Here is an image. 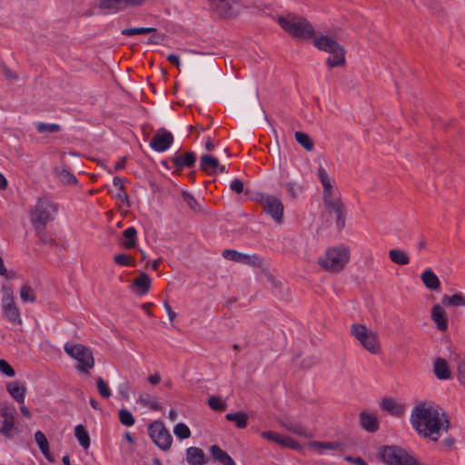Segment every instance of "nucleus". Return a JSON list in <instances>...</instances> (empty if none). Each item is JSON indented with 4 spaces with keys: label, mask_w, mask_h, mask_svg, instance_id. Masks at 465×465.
<instances>
[{
    "label": "nucleus",
    "mask_w": 465,
    "mask_h": 465,
    "mask_svg": "<svg viewBox=\"0 0 465 465\" xmlns=\"http://www.w3.org/2000/svg\"><path fill=\"white\" fill-rule=\"evenodd\" d=\"M2 292L1 307L4 318L14 324L21 325L23 321L15 302L13 289L10 286H3Z\"/></svg>",
    "instance_id": "obj_9"
},
{
    "label": "nucleus",
    "mask_w": 465,
    "mask_h": 465,
    "mask_svg": "<svg viewBox=\"0 0 465 465\" xmlns=\"http://www.w3.org/2000/svg\"><path fill=\"white\" fill-rule=\"evenodd\" d=\"M114 261L121 266H134V259L127 254H117L114 256Z\"/></svg>",
    "instance_id": "obj_47"
},
{
    "label": "nucleus",
    "mask_w": 465,
    "mask_h": 465,
    "mask_svg": "<svg viewBox=\"0 0 465 465\" xmlns=\"http://www.w3.org/2000/svg\"><path fill=\"white\" fill-rule=\"evenodd\" d=\"M173 142L172 133L164 128H160L152 137L150 146L155 152H164L172 145Z\"/></svg>",
    "instance_id": "obj_14"
},
{
    "label": "nucleus",
    "mask_w": 465,
    "mask_h": 465,
    "mask_svg": "<svg viewBox=\"0 0 465 465\" xmlns=\"http://www.w3.org/2000/svg\"><path fill=\"white\" fill-rule=\"evenodd\" d=\"M204 146H205V149L207 151H213L214 148H215V143L213 142V140L211 139V137H207L206 138V141H205V143H204Z\"/></svg>",
    "instance_id": "obj_62"
},
{
    "label": "nucleus",
    "mask_w": 465,
    "mask_h": 465,
    "mask_svg": "<svg viewBox=\"0 0 465 465\" xmlns=\"http://www.w3.org/2000/svg\"><path fill=\"white\" fill-rule=\"evenodd\" d=\"M54 173L63 184L74 185L77 183V178L67 169L55 167Z\"/></svg>",
    "instance_id": "obj_27"
},
{
    "label": "nucleus",
    "mask_w": 465,
    "mask_h": 465,
    "mask_svg": "<svg viewBox=\"0 0 465 465\" xmlns=\"http://www.w3.org/2000/svg\"><path fill=\"white\" fill-rule=\"evenodd\" d=\"M163 306L168 314L170 322H173V319L176 317V313L172 310L171 306L168 304L167 302H163Z\"/></svg>",
    "instance_id": "obj_58"
},
{
    "label": "nucleus",
    "mask_w": 465,
    "mask_h": 465,
    "mask_svg": "<svg viewBox=\"0 0 465 465\" xmlns=\"http://www.w3.org/2000/svg\"><path fill=\"white\" fill-rule=\"evenodd\" d=\"M442 304L446 307H464L465 296L460 292L453 295H444Z\"/></svg>",
    "instance_id": "obj_29"
},
{
    "label": "nucleus",
    "mask_w": 465,
    "mask_h": 465,
    "mask_svg": "<svg viewBox=\"0 0 465 465\" xmlns=\"http://www.w3.org/2000/svg\"><path fill=\"white\" fill-rule=\"evenodd\" d=\"M435 376L439 380H449L451 377L447 361L442 358H438L434 361L433 366Z\"/></svg>",
    "instance_id": "obj_23"
},
{
    "label": "nucleus",
    "mask_w": 465,
    "mask_h": 465,
    "mask_svg": "<svg viewBox=\"0 0 465 465\" xmlns=\"http://www.w3.org/2000/svg\"><path fill=\"white\" fill-rule=\"evenodd\" d=\"M211 8L223 17H232L240 9L238 0H207Z\"/></svg>",
    "instance_id": "obj_12"
},
{
    "label": "nucleus",
    "mask_w": 465,
    "mask_h": 465,
    "mask_svg": "<svg viewBox=\"0 0 465 465\" xmlns=\"http://www.w3.org/2000/svg\"><path fill=\"white\" fill-rule=\"evenodd\" d=\"M173 433L181 440L188 439L191 436L189 427L184 423H177L173 428Z\"/></svg>",
    "instance_id": "obj_42"
},
{
    "label": "nucleus",
    "mask_w": 465,
    "mask_h": 465,
    "mask_svg": "<svg viewBox=\"0 0 465 465\" xmlns=\"http://www.w3.org/2000/svg\"><path fill=\"white\" fill-rule=\"evenodd\" d=\"M351 334L371 354H379L381 343L378 335L362 324H352Z\"/></svg>",
    "instance_id": "obj_8"
},
{
    "label": "nucleus",
    "mask_w": 465,
    "mask_h": 465,
    "mask_svg": "<svg viewBox=\"0 0 465 465\" xmlns=\"http://www.w3.org/2000/svg\"><path fill=\"white\" fill-rule=\"evenodd\" d=\"M431 319L439 331H445L448 329V318L444 308L435 304L431 309Z\"/></svg>",
    "instance_id": "obj_19"
},
{
    "label": "nucleus",
    "mask_w": 465,
    "mask_h": 465,
    "mask_svg": "<svg viewBox=\"0 0 465 465\" xmlns=\"http://www.w3.org/2000/svg\"><path fill=\"white\" fill-rule=\"evenodd\" d=\"M64 350L71 358L77 361L78 364L75 368L78 371L89 373V371L94 368V359L89 347L81 343L66 342Z\"/></svg>",
    "instance_id": "obj_4"
},
{
    "label": "nucleus",
    "mask_w": 465,
    "mask_h": 465,
    "mask_svg": "<svg viewBox=\"0 0 465 465\" xmlns=\"http://www.w3.org/2000/svg\"><path fill=\"white\" fill-rule=\"evenodd\" d=\"M360 424L362 429L369 432H375L379 430L377 416L367 411H361L360 413Z\"/></svg>",
    "instance_id": "obj_21"
},
{
    "label": "nucleus",
    "mask_w": 465,
    "mask_h": 465,
    "mask_svg": "<svg viewBox=\"0 0 465 465\" xmlns=\"http://www.w3.org/2000/svg\"><path fill=\"white\" fill-rule=\"evenodd\" d=\"M294 136L296 142L305 150L310 152L313 149V142L308 134L302 132H295Z\"/></svg>",
    "instance_id": "obj_39"
},
{
    "label": "nucleus",
    "mask_w": 465,
    "mask_h": 465,
    "mask_svg": "<svg viewBox=\"0 0 465 465\" xmlns=\"http://www.w3.org/2000/svg\"><path fill=\"white\" fill-rule=\"evenodd\" d=\"M125 163H126V158H122L120 159L114 165V170L115 171H121L122 169H124V165H125Z\"/></svg>",
    "instance_id": "obj_63"
},
{
    "label": "nucleus",
    "mask_w": 465,
    "mask_h": 465,
    "mask_svg": "<svg viewBox=\"0 0 465 465\" xmlns=\"http://www.w3.org/2000/svg\"><path fill=\"white\" fill-rule=\"evenodd\" d=\"M328 212H333L336 214V224L339 229L345 226V208L341 203L340 195L323 201Z\"/></svg>",
    "instance_id": "obj_16"
},
{
    "label": "nucleus",
    "mask_w": 465,
    "mask_h": 465,
    "mask_svg": "<svg viewBox=\"0 0 465 465\" xmlns=\"http://www.w3.org/2000/svg\"><path fill=\"white\" fill-rule=\"evenodd\" d=\"M182 198L193 212L201 213L203 211L202 203L197 201L190 193L183 192Z\"/></svg>",
    "instance_id": "obj_37"
},
{
    "label": "nucleus",
    "mask_w": 465,
    "mask_h": 465,
    "mask_svg": "<svg viewBox=\"0 0 465 465\" xmlns=\"http://www.w3.org/2000/svg\"><path fill=\"white\" fill-rule=\"evenodd\" d=\"M0 371L7 377H14L15 374L14 368L5 360H0Z\"/></svg>",
    "instance_id": "obj_50"
},
{
    "label": "nucleus",
    "mask_w": 465,
    "mask_h": 465,
    "mask_svg": "<svg viewBox=\"0 0 465 465\" xmlns=\"http://www.w3.org/2000/svg\"><path fill=\"white\" fill-rule=\"evenodd\" d=\"M167 60L177 68H180L181 63L180 58L177 54H170L167 55Z\"/></svg>",
    "instance_id": "obj_57"
},
{
    "label": "nucleus",
    "mask_w": 465,
    "mask_h": 465,
    "mask_svg": "<svg viewBox=\"0 0 465 465\" xmlns=\"http://www.w3.org/2000/svg\"><path fill=\"white\" fill-rule=\"evenodd\" d=\"M127 182V179L124 177L115 176L113 179L114 186L117 187L119 190H124V183Z\"/></svg>",
    "instance_id": "obj_56"
},
{
    "label": "nucleus",
    "mask_w": 465,
    "mask_h": 465,
    "mask_svg": "<svg viewBox=\"0 0 465 465\" xmlns=\"http://www.w3.org/2000/svg\"><path fill=\"white\" fill-rule=\"evenodd\" d=\"M241 263L260 268L262 266V259L257 254H242Z\"/></svg>",
    "instance_id": "obj_40"
},
{
    "label": "nucleus",
    "mask_w": 465,
    "mask_h": 465,
    "mask_svg": "<svg viewBox=\"0 0 465 465\" xmlns=\"http://www.w3.org/2000/svg\"><path fill=\"white\" fill-rule=\"evenodd\" d=\"M20 298L23 302H35L37 300L36 294L33 288L28 284L25 283L20 290Z\"/></svg>",
    "instance_id": "obj_35"
},
{
    "label": "nucleus",
    "mask_w": 465,
    "mask_h": 465,
    "mask_svg": "<svg viewBox=\"0 0 465 465\" xmlns=\"http://www.w3.org/2000/svg\"><path fill=\"white\" fill-rule=\"evenodd\" d=\"M261 203L263 212L270 215L277 224H282L284 210L282 203L272 195H262Z\"/></svg>",
    "instance_id": "obj_11"
},
{
    "label": "nucleus",
    "mask_w": 465,
    "mask_h": 465,
    "mask_svg": "<svg viewBox=\"0 0 465 465\" xmlns=\"http://www.w3.org/2000/svg\"><path fill=\"white\" fill-rule=\"evenodd\" d=\"M148 381L153 385L158 384L161 381V376L158 373H155L153 375H150L148 377Z\"/></svg>",
    "instance_id": "obj_60"
},
{
    "label": "nucleus",
    "mask_w": 465,
    "mask_h": 465,
    "mask_svg": "<svg viewBox=\"0 0 465 465\" xmlns=\"http://www.w3.org/2000/svg\"><path fill=\"white\" fill-rule=\"evenodd\" d=\"M381 408L395 416H401L404 411L403 407L391 398L383 399L381 402Z\"/></svg>",
    "instance_id": "obj_28"
},
{
    "label": "nucleus",
    "mask_w": 465,
    "mask_h": 465,
    "mask_svg": "<svg viewBox=\"0 0 465 465\" xmlns=\"http://www.w3.org/2000/svg\"><path fill=\"white\" fill-rule=\"evenodd\" d=\"M288 429L290 430H292V432L298 434V435H303L305 433L304 429L302 426H300V425H295L293 427H289Z\"/></svg>",
    "instance_id": "obj_61"
},
{
    "label": "nucleus",
    "mask_w": 465,
    "mask_h": 465,
    "mask_svg": "<svg viewBox=\"0 0 465 465\" xmlns=\"http://www.w3.org/2000/svg\"><path fill=\"white\" fill-rule=\"evenodd\" d=\"M242 254L243 253L239 252L232 249H226L223 252V258L232 261V262H240V263H241V261L242 258Z\"/></svg>",
    "instance_id": "obj_48"
},
{
    "label": "nucleus",
    "mask_w": 465,
    "mask_h": 465,
    "mask_svg": "<svg viewBox=\"0 0 465 465\" xmlns=\"http://www.w3.org/2000/svg\"><path fill=\"white\" fill-rule=\"evenodd\" d=\"M35 440L37 443L43 455L48 460H52V457L49 451V443L44 432L37 430L35 433Z\"/></svg>",
    "instance_id": "obj_31"
},
{
    "label": "nucleus",
    "mask_w": 465,
    "mask_h": 465,
    "mask_svg": "<svg viewBox=\"0 0 465 465\" xmlns=\"http://www.w3.org/2000/svg\"><path fill=\"white\" fill-rule=\"evenodd\" d=\"M225 418L229 421H233L237 428L244 429L248 423V415L243 411L236 413H227Z\"/></svg>",
    "instance_id": "obj_34"
},
{
    "label": "nucleus",
    "mask_w": 465,
    "mask_h": 465,
    "mask_svg": "<svg viewBox=\"0 0 465 465\" xmlns=\"http://www.w3.org/2000/svg\"><path fill=\"white\" fill-rule=\"evenodd\" d=\"M96 385H97L98 392L103 398L108 399L111 397V395H112L111 390H110L108 384L106 383V381L103 378H101V377L97 378Z\"/></svg>",
    "instance_id": "obj_43"
},
{
    "label": "nucleus",
    "mask_w": 465,
    "mask_h": 465,
    "mask_svg": "<svg viewBox=\"0 0 465 465\" xmlns=\"http://www.w3.org/2000/svg\"><path fill=\"white\" fill-rule=\"evenodd\" d=\"M378 457L388 465H421L417 459L397 446L380 448Z\"/></svg>",
    "instance_id": "obj_6"
},
{
    "label": "nucleus",
    "mask_w": 465,
    "mask_h": 465,
    "mask_svg": "<svg viewBox=\"0 0 465 465\" xmlns=\"http://www.w3.org/2000/svg\"><path fill=\"white\" fill-rule=\"evenodd\" d=\"M119 420L123 425L127 427L133 426L135 422L133 414L124 409L119 411Z\"/></svg>",
    "instance_id": "obj_44"
},
{
    "label": "nucleus",
    "mask_w": 465,
    "mask_h": 465,
    "mask_svg": "<svg viewBox=\"0 0 465 465\" xmlns=\"http://www.w3.org/2000/svg\"><path fill=\"white\" fill-rule=\"evenodd\" d=\"M114 197L118 199L122 203L125 204L127 207L130 206L128 195L124 190L118 189V191L114 194Z\"/></svg>",
    "instance_id": "obj_54"
},
{
    "label": "nucleus",
    "mask_w": 465,
    "mask_h": 465,
    "mask_svg": "<svg viewBox=\"0 0 465 465\" xmlns=\"http://www.w3.org/2000/svg\"><path fill=\"white\" fill-rule=\"evenodd\" d=\"M208 404L213 411H223L226 409L227 405L224 401L216 396H212L208 400Z\"/></svg>",
    "instance_id": "obj_45"
},
{
    "label": "nucleus",
    "mask_w": 465,
    "mask_h": 465,
    "mask_svg": "<svg viewBox=\"0 0 465 465\" xmlns=\"http://www.w3.org/2000/svg\"><path fill=\"white\" fill-rule=\"evenodd\" d=\"M20 411L24 416L26 418H31V413L29 410L24 405V403L20 405Z\"/></svg>",
    "instance_id": "obj_64"
},
{
    "label": "nucleus",
    "mask_w": 465,
    "mask_h": 465,
    "mask_svg": "<svg viewBox=\"0 0 465 465\" xmlns=\"http://www.w3.org/2000/svg\"><path fill=\"white\" fill-rule=\"evenodd\" d=\"M261 436L263 439L276 442L282 447H288L292 450L300 449V444L291 437L283 436L272 430L262 431L261 432Z\"/></svg>",
    "instance_id": "obj_18"
},
{
    "label": "nucleus",
    "mask_w": 465,
    "mask_h": 465,
    "mask_svg": "<svg viewBox=\"0 0 465 465\" xmlns=\"http://www.w3.org/2000/svg\"><path fill=\"white\" fill-rule=\"evenodd\" d=\"M200 169L207 174L227 173L225 165L220 164L219 160L210 154H203L200 158Z\"/></svg>",
    "instance_id": "obj_17"
},
{
    "label": "nucleus",
    "mask_w": 465,
    "mask_h": 465,
    "mask_svg": "<svg viewBox=\"0 0 465 465\" xmlns=\"http://www.w3.org/2000/svg\"><path fill=\"white\" fill-rule=\"evenodd\" d=\"M317 176L323 188L322 201L339 195L334 179L328 174L322 166L318 168Z\"/></svg>",
    "instance_id": "obj_15"
},
{
    "label": "nucleus",
    "mask_w": 465,
    "mask_h": 465,
    "mask_svg": "<svg viewBox=\"0 0 465 465\" xmlns=\"http://www.w3.org/2000/svg\"><path fill=\"white\" fill-rule=\"evenodd\" d=\"M138 401L153 410H158L160 408L159 403L155 401H145V397L143 395L139 396Z\"/></svg>",
    "instance_id": "obj_55"
},
{
    "label": "nucleus",
    "mask_w": 465,
    "mask_h": 465,
    "mask_svg": "<svg viewBox=\"0 0 465 465\" xmlns=\"http://www.w3.org/2000/svg\"><path fill=\"white\" fill-rule=\"evenodd\" d=\"M145 0H100L99 7L115 14L126 8L141 6Z\"/></svg>",
    "instance_id": "obj_13"
},
{
    "label": "nucleus",
    "mask_w": 465,
    "mask_h": 465,
    "mask_svg": "<svg viewBox=\"0 0 465 465\" xmlns=\"http://www.w3.org/2000/svg\"><path fill=\"white\" fill-rule=\"evenodd\" d=\"M389 257L392 262L398 265H406L410 262V258L408 254L401 249L390 250Z\"/></svg>",
    "instance_id": "obj_33"
},
{
    "label": "nucleus",
    "mask_w": 465,
    "mask_h": 465,
    "mask_svg": "<svg viewBox=\"0 0 465 465\" xmlns=\"http://www.w3.org/2000/svg\"><path fill=\"white\" fill-rule=\"evenodd\" d=\"M420 279L425 287L430 291H437L440 288V282L438 276L430 269L425 270L421 273Z\"/></svg>",
    "instance_id": "obj_22"
},
{
    "label": "nucleus",
    "mask_w": 465,
    "mask_h": 465,
    "mask_svg": "<svg viewBox=\"0 0 465 465\" xmlns=\"http://www.w3.org/2000/svg\"><path fill=\"white\" fill-rule=\"evenodd\" d=\"M155 31L156 29L153 27H130L122 30V35L129 36L134 35H145Z\"/></svg>",
    "instance_id": "obj_41"
},
{
    "label": "nucleus",
    "mask_w": 465,
    "mask_h": 465,
    "mask_svg": "<svg viewBox=\"0 0 465 465\" xmlns=\"http://www.w3.org/2000/svg\"><path fill=\"white\" fill-rule=\"evenodd\" d=\"M345 459L346 460L351 461L358 465H367L366 461L360 457L352 458L351 456H347Z\"/></svg>",
    "instance_id": "obj_59"
},
{
    "label": "nucleus",
    "mask_w": 465,
    "mask_h": 465,
    "mask_svg": "<svg viewBox=\"0 0 465 465\" xmlns=\"http://www.w3.org/2000/svg\"><path fill=\"white\" fill-rule=\"evenodd\" d=\"M1 416L4 417V420L2 422L0 432L6 436H10L14 430L13 416L9 415L6 411H2Z\"/></svg>",
    "instance_id": "obj_36"
},
{
    "label": "nucleus",
    "mask_w": 465,
    "mask_h": 465,
    "mask_svg": "<svg viewBox=\"0 0 465 465\" xmlns=\"http://www.w3.org/2000/svg\"><path fill=\"white\" fill-rule=\"evenodd\" d=\"M74 436L83 449L87 450L90 447L89 433L84 425L79 424L75 426Z\"/></svg>",
    "instance_id": "obj_30"
},
{
    "label": "nucleus",
    "mask_w": 465,
    "mask_h": 465,
    "mask_svg": "<svg viewBox=\"0 0 465 465\" xmlns=\"http://www.w3.org/2000/svg\"><path fill=\"white\" fill-rule=\"evenodd\" d=\"M36 130L38 133H56L60 130V126L56 124L38 123Z\"/></svg>",
    "instance_id": "obj_46"
},
{
    "label": "nucleus",
    "mask_w": 465,
    "mask_h": 465,
    "mask_svg": "<svg viewBox=\"0 0 465 465\" xmlns=\"http://www.w3.org/2000/svg\"><path fill=\"white\" fill-rule=\"evenodd\" d=\"M35 233L38 236L40 242L43 244H52L53 243V240L47 235L46 232H45V226H43V228H41V230L35 229Z\"/></svg>",
    "instance_id": "obj_51"
},
{
    "label": "nucleus",
    "mask_w": 465,
    "mask_h": 465,
    "mask_svg": "<svg viewBox=\"0 0 465 465\" xmlns=\"http://www.w3.org/2000/svg\"><path fill=\"white\" fill-rule=\"evenodd\" d=\"M210 452L213 457L223 465H236L231 456L217 445H213L210 448Z\"/></svg>",
    "instance_id": "obj_26"
},
{
    "label": "nucleus",
    "mask_w": 465,
    "mask_h": 465,
    "mask_svg": "<svg viewBox=\"0 0 465 465\" xmlns=\"http://www.w3.org/2000/svg\"><path fill=\"white\" fill-rule=\"evenodd\" d=\"M313 448H316L320 450V453H322V450H336L339 448V444L336 442H322V441H313L311 443Z\"/></svg>",
    "instance_id": "obj_49"
},
{
    "label": "nucleus",
    "mask_w": 465,
    "mask_h": 465,
    "mask_svg": "<svg viewBox=\"0 0 465 465\" xmlns=\"http://www.w3.org/2000/svg\"><path fill=\"white\" fill-rule=\"evenodd\" d=\"M278 23L281 27L292 36L298 39H310L314 35L312 25L302 17H279Z\"/></svg>",
    "instance_id": "obj_3"
},
{
    "label": "nucleus",
    "mask_w": 465,
    "mask_h": 465,
    "mask_svg": "<svg viewBox=\"0 0 465 465\" xmlns=\"http://www.w3.org/2000/svg\"><path fill=\"white\" fill-rule=\"evenodd\" d=\"M137 231L134 227H128L123 232L122 245L126 249H132L136 244Z\"/></svg>",
    "instance_id": "obj_32"
},
{
    "label": "nucleus",
    "mask_w": 465,
    "mask_h": 465,
    "mask_svg": "<svg viewBox=\"0 0 465 465\" xmlns=\"http://www.w3.org/2000/svg\"><path fill=\"white\" fill-rule=\"evenodd\" d=\"M6 389L18 403L23 404L25 402L26 392V388L25 386L20 385L17 381H12L7 384Z\"/></svg>",
    "instance_id": "obj_24"
},
{
    "label": "nucleus",
    "mask_w": 465,
    "mask_h": 465,
    "mask_svg": "<svg viewBox=\"0 0 465 465\" xmlns=\"http://www.w3.org/2000/svg\"><path fill=\"white\" fill-rule=\"evenodd\" d=\"M313 45L321 51L331 54L326 63L330 67L341 66L345 63V50L335 40L327 35L317 36L313 39Z\"/></svg>",
    "instance_id": "obj_2"
},
{
    "label": "nucleus",
    "mask_w": 465,
    "mask_h": 465,
    "mask_svg": "<svg viewBox=\"0 0 465 465\" xmlns=\"http://www.w3.org/2000/svg\"><path fill=\"white\" fill-rule=\"evenodd\" d=\"M186 460L190 465H203L204 453L197 447H190L186 450Z\"/></svg>",
    "instance_id": "obj_25"
},
{
    "label": "nucleus",
    "mask_w": 465,
    "mask_h": 465,
    "mask_svg": "<svg viewBox=\"0 0 465 465\" xmlns=\"http://www.w3.org/2000/svg\"><path fill=\"white\" fill-rule=\"evenodd\" d=\"M350 252L345 247L329 248L319 259V264L331 272H339L348 263Z\"/></svg>",
    "instance_id": "obj_5"
},
{
    "label": "nucleus",
    "mask_w": 465,
    "mask_h": 465,
    "mask_svg": "<svg viewBox=\"0 0 465 465\" xmlns=\"http://www.w3.org/2000/svg\"><path fill=\"white\" fill-rule=\"evenodd\" d=\"M196 161L195 153L193 152H186L182 154H175L173 158V166L176 170H183L194 165Z\"/></svg>",
    "instance_id": "obj_20"
},
{
    "label": "nucleus",
    "mask_w": 465,
    "mask_h": 465,
    "mask_svg": "<svg viewBox=\"0 0 465 465\" xmlns=\"http://www.w3.org/2000/svg\"><path fill=\"white\" fill-rule=\"evenodd\" d=\"M457 378L461 384H465V360L457 366Z\"/></svg>",
    "instance_id": "obj_52"
},
{
    "label": "nucleus",
    "mask_w": 465,
    "mask_h": 465,
    "mask_svg": "<svg viewBox=\"0 0 465 465\" xmlns=\"http://www.w3.org/2000/svg\"><path fill=\"white\" fill-rule=\"evenodd\" d=\"M411 423L417 433L437 441L442 432H447L450 421L445 412L430 402H422L414 407Z\"/></svg>",
    "instance_id": "obj_1"
},
{
    "label": "nucleus",
    "mask_w": 465,
    "mask_h": 465,
    "mask_svg": "<svg viewBox=\"0 0 465 465\" xmlns=\"http://www.w3.org/2000/svg\"><path fill=\"white\" fill-rule=\"evenodd\" d=\"M134 285L141 290V292L146 293L151 286V280L148 275L144 272L134 280Z\"/></svg>",
    "instance_id": "obj_38"
},
{
    "label": "nucleus",
    "mask_w": 465,
    "mask_h": 465,
    "mask_svg": "<svg viewBox=\"0 0 465 465\" xmlns=\"http://www.w3.org/2000/svg\"><path fill=\"white\" fill-rule=\"evenodd\" d=\"M148 431L153 441L163 450H167L172 445V436L163 423L154 421L148 427Z\"/></svg>",
    "instance_id": "obj_10"
},
{
    "label": "nucleus",
    "mask_w": 465,
    "mask_h": 465,
    "mask_svg": "<svg viewBox=\"0 0 465 465\" xmlns=\"http://www.w3.org/2000/svg\"><path fill=\"white\" fill-rule=\"evenodd\" d=\"M243 183L240 179H234L230 185L231 190L238 194L243 192Z\"/></svg>",
    "instance_id": "obj_53"
},
{
    "label": "nucleus",
    "mask_w": 465,
    "mask_h": 465,
    "mask_svg": "<svg viewBox=\"0 0 465 465\" xmlns=\"http://www.w3.org/2000/svg\"><path fill=\"white\" fill-rule=\"evenodd\" d=\"M57 213V205L46 198L39 199L35 206V210L32 213L31 221L34 229L43 228L46 224L53 221Z\"/></svg>",
    "instance_id": "obj_7"
}]
</instances>
